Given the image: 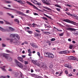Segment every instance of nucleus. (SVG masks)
Masks as SVG:
<instances>
[{
  "label": "nucleus",
  "mask_w": 78,
  "mask_h": 78,
  "mask_svg": "<svg viewBox=\"0 0 78 78\" xmlns=\"http://www.w3.org/2000/svg\"><path fill=\"white\" fill-rule=\"evenodd\" d=\"M5 22L6 24H7V25H11V24L10 23H9V22H8V21H5Z\"/></svg>",
  "instance_id": "23"
},
{
  "label": "nucleus",
  "mask_w": 78,
  "mask_h": 78,
  "mask_svg": "<svg viewBox=\"0 0 78 78\" xmlns=\"http://www.w3.org/2000/svg\"><path fill=\"white\" fill-rule=\"evenodd\" d=\"M44 33L45 34L47 35V34H49V33H50V32H44Z\"/></svg>",
  "instance_id": "29"
},
{
  "label": "nucleus",
  "mask_w": 78,
  "mask_h": 78,
  "mask_svg": "<svg viewBox=\"0 0 78 78\" xmlns=\"http://www.w3.org/2000/svg\"><path fill=\"white\" fill-rule=\"evenodd\" d=\"M27 3L28 5H30V6H33L34 8H35V9H37V7H36V6L34 5H33L31 3V2L27 1Z\"/></svg>",
  "instance_id": "7"
},
{
  "label": "nucleus",
  "mask_w": 78,
  "mask_h": 78,
  "mask_svg": "<svg viewBox=\"0 0 78 78\" xmlns=\"http://www.w3.org/2000/svg\"><path fill=\"white\" fill-rule=\"evenodd\" d=\"M73 75L71 73L69 74L68 75V76H72Z\"/></svg>",
  "instance_id": "41"
},
{
  "label": "nucleus",
  "mask_w": 78,
  "mask_h": 78,
  "mask_svg": "<svg viewBox=\"0 0 78 78\" xmlns=\"http://www.w3.org/2000/svg\"><path fill=\"white\" fill-rule=\"evenodd\" d=\"M7 14L8 15H9V16H12V15L11 14L8 13H7Z\"/></svg>",
  "instance_id": "60"
},
{
  "label": "nucleus",
  "mask_w": 78,
  "mask_h": 78,
  "mask_svg": "<svg viewBox=\"0 0 78 78\" xmlns=\"http://www.w3.org/2000/svg\"><path fill=\"white\" fill-rule=\"evenodd\" d=\"M15 61L17 66H18L19 67H20V62H18V61H17L16 59H15Z\"/></svg>",
  "instance_id": "9"
},
{
  "label": "nucleus",
  "mask_w": 78,
  "mask_h": 78,
  "mask_svg": "<svg viewBox=\"0 0 78 78\" xmlns=\"http://www.w3.org/2000/svg\"><path fill=\"white\" fill-rule=\"evenodd\" d=\"M16 37L17 39H19V35L17 34H12L10 35V37Z\"/></svg>",
  "instance_id": "5"
},
{
  "label": "nucleus",
  "mask_w": 78,
  "mask_h": 78,
  "mask_svg": "<svg viewBox=\"0 0 78 78\" xmlns=\"http://www.w3.org/2000/svg\"><path fill=\"white\" fill-rule=\"evenodd\" d=\"M13 39H12L10 40V42H13Z\"/></svg>",
  "instance_id": "59"
},
{
  "label": "nucleus",
  "mask_w": 78,
  "mask_h": 78,
  "mask_svg": "<svg viewBox=\"0 0 78 78\" xmlns=\"http://www.w3.org/2000/svg\"><path fill=\"white\" fill-rule=\"evenodd\" d=\"M42 19H44V20H48V19H47V18L45 17H41Z\"/></svg>",
  "instance_id": "33"
},
{
  "label": "nucleus",
  "mask_w": 78,
  "mask_h": 78,
  "mask_svg": "<svg viewBox=\"0 0 78 78\" xmlns=\"http://www.w3.org/2000/svg\"><path fill=\"white\" fill-rule=\"evenodd\" d=\"M31 2L35 4H37V2L35 0H31Z\"/></svg>",
  "instance_id": "15"
},
{
  "label": "nucleus",
  "mask_w": 78,
  "mask_h": 78,
  "mask_svg": "<svg viewBox=\"0 0 78 78\" xmlns=\"http://www.w3.org/2000/svg\"><path fill=\"white\" fill-rule=\"evenodd\" d=\"M74 33L75 34H78V33L76 31L74 32Z\"/></svg>",
  "instance_id": "64"
},
{
  "label": "nucleus",
  "mask_w": 78,
  "mask_h": 78,
  "mask_svg": "<svg viewBox=\"0 0 78 78\" xmlns=\"http://www.w3.org/2000/svg\"><path fill=\"white\" fill-rule=\"evenodd\" d=\"M2 47H6V45H5V44H2Z\"/></svg>",
  "instance_id": "46"
},
{
  "label": "nucleus",
  "mask_w": 78,
  "mask_h": 78,
  "mask_svg": "<svg viewBox=\"0 0 78 78\" xmlns=\"http://www.w3.org/2000/svg\"><path fill=\"white\" fill-rule=\"evenodd\" d=\"M32 62L34 64H35V65H37V66H40L39 64H37V62L34 60L32 61Z\"/></svg>",
  "instance_id": "13"
},
{
  "label": "nucleus",
  "mask_w": 78,
  "mask_h": 78,
  "mask_svg": "<svg viewBox=\"0 0 78 78\" xmlns=\"http://www.w3.org/2000/svg\"><path fill=\"white\" fill-rule=\"evenodd\" d=\"M30 45L32 47H34V48H38L37 46L35 45L34 43H30Z\"/></svg>",
  "instance_id": "10"
},
{
  "label": "nucleus",
  "mask_w": 78,
  "mask_h": 78,
  "mask_svg": "<svg viewBox=\"0 0 78 78\" xmlns=\"http://www.w3.org/2000/svg\"><path fill=\"white\" fill-rule=\"evenodd\" d=\"M48 58H53V57H54V55H53V54H52V53H51L48 56Z\"/></svg>",
  "instance_id": "11"
},
{
  "label": "nucleus",
  "mask_w": 78,
  "mask_h": 78,
  "mask_svg": "<svg viewBox=\"0 0 78 78\" xmlns=\"http://www.w3.org/2000/svg\"><path fill=\"white\" fill-rule=\"evenodd\" d=\"M28 26H29V27H31L32 26L31 24H28Z\"/></svg>",
  "instance_id": "63"
},
{
  "label": "nucleus",
  "mask_w": 78,
  "mask_h": 78,
  "mask_svg": "<svg viewBox=\"0 0 78 78\" xmlns=\"http://www.w3.org/2000/svg\"><path fill=\"white\" fill-rule=\"evenodd\" d=\"M68 41H69V42H71V39L70 38H69L68 39Z\"/></svg>",
  "instance_id": "61"
},
{
  "label": "nucleus",
  "mask_w": 78,
  "mask_h": 78,
  "mask_svg": "<svg viewBox=\"0 0 78 78\" xmlns=\"http://www.w3.org/2000/svg\"><path fill=\"white\" fill-rule=\"evenodd\" d=\"M6 52H7L8 53H10V51H9L8 50H6Z\"/></svg>",
  "instance_id": "57"
},
{
  "label": "nucleus",
  "mask_w": 78,
  "mask_h": 78,
  "mask_svg": "<svg viewBox=\"0 0 78 78\" xmlns=\"http://www.w3.org/2000/svg\"><path fill=\"white\" fill-rule=\"evenodd\" d=\"M67 30L69 31V30H70V31H73L74 30V29L72 28H68L66 29Z\"/></svg>",
  "instance_id": "14"
},
{
  "label": "nucleus",
  "mask_w": 78,
  "mask_h": 78,
  "mask_svg": "<svg viewBox=\"0 0 78 78\" xmlns=\"http://www.w3.org/2000/svg\"><path fill=\"white\" fill-rule=\"evenodd\" d=\"M23 57H20V61H21V62H23Z\"/></svg>",
  "instance_id": "20"
},
{
  "label": "nucleus",
  "mask_w": 78,
  "mask_h": 78,
  "mask_svg": "<svg viewBox=\"0 0 78 78\" xmlns=\"http://www.w3.org/2000/svg\"><path fill=\"white\" fill-rule=\"evenodd\" d=\"M4 23V22H3V21H0V23H1V24H3Z\"/></svg>",
  "instance_id": "50"
},
{
  "label": "nucleus",
  "mask_w": 78,
  "mask_h": 78,
  "mask_svg": "<svg viewBox=\"0 0 78 78\" xmlns=\"http://www.w3.org/2000/svg\"><path fill=\"white\" fill-rule=\"evenodd\" d=\"M35 31H36V32H37V33H41V31L38 30H35Z\"/></svg>",
  "instance_id": "45"
},
{
  "label": "nucleus",
  "mask_w": 78,
  "mask_h": 78,
  "mask_svg": "<svg viewBox=\"0 0 78 78\" xmlns=\"http://www.w3.org/2000/svg\"><path fill=\"white\" fill-rule=\"evenodd\" d=\"M5 3H11V1H6L5 2Z\"/></svg>",
  "instance_id": "43"
},
{
  "label": "nucleus",
  "mask_w": 78,
  "mask_h": 78,
  "mask_svg": "<svg viewBox=\"0 0 78 78\" xmlns=\"http://www.w3.org/2000/svg\"><path fill=\"white\" fill-rule=\"evenodd\" d=\"M9 29L10 30H11V31H14V29L11 27H9Z\"/></svg>",
  "instance_id": "21"
},
{
  "label": "nucleus",
  "mask_w": 78,
  "mask_h": 78,
  "mask_svg": "<svg viewBox=\"0 0 78 78\" xmlns=\"http://www.w3.org/2000/svg\"><path fill=\"white\" fill-rule=\"evenodd\" d=\"M6 77H7L8 78H10V76L9 75H7Z\"/></svg>",
  "instance_id": "62"
},
{
  "label": "nucleus",
  "mask_w": 78,
  "mask_h": 78,
  "mask_svg": "<svg viewBox=\"0 0 78 78\" xmlns=\"http://www.w3.org/2000/svg\"><path fill=\"white\" fill-rule=\"evenodd\" d=\"M30 11V10H27L26 12V13H27V14H28V13H29V12Z\"/></svg>",
  "instance_id": "51"
},
{
  "label": "nucleus",
  "mask_w": 78,
  "mask_h": 78,
  "mask_svg": "<svg viewBox=\"0 0 78 78\" xmlns=\"http://www.w3.org/2000/svg\"><path fill=\"white\" fill-rule=\"evenodd\" d=\"M64 33H62V34H59V36H62L63 35H64Z\"/></svg>",
  "instance_id": "39"
},
{
  "label": "nucleus",
  "mask_w": 78,
  "mask_h": 78,
  "mask_svg": "<svg viewBox=\"0 0 78 78\" xmlns=\"http://www.w3.org/2000/svg\"><path fill=\"white\" fill-rule=\"evenodd\" d=\"M53 65L52 64H51L49 66V68L50 69H52V68H53Z\"/></svg>",
  "instance_id": "32"
},
{
  "label": "nucleus",
  "mask_w": 78,
  "mask_h": 78,
  "mask_svg": "<svg viewBox=\"0 0 78 78\" xmlns=\"http://www.w3.org/2000/svg\"><path fill=\"white\" fill-rule=\"evenodd\" d=\"M34 15H35V16H38L39 15H38V14H37V13H34Z\"/></svg>",
  "instance_id": "52"
},
{
  "label": "nucleus",
  "mask_w": 78,
  "mask_h": 78,
  "mask_svg": "<svg viewBox=\"0 0 78 78\" xmlns=\"http://www.w3.org/2000/svg\"><path fill=\"white\" fill-rule=\"evenodd\" d=\"M56 41V39L55 38H52L51 39V41Z\"/></svg>",
  "instance_id": "34"
},
{
  "label": "nucleus",
  "mask_w": 78,
  "mask_h": 78,
  "mask_svg": "<svg viewBox=\"0 0 78 78\" xmlns=\"http://www.w3.org/2000/svg\"><path fill=\"white\" fill-rule=\"evenodd\" d=\"M32 25H33V27H34L35 25H36V24H35L34 23H33L32 24Z\"/></svg>",
  "instance_id": "56"
},
{
  "label": "nucleus",
  "mask_w": 78,
  "mask_h": 78,
  "mask_svg": "<svg viewBox=\"0 0 78 78\" xmlns=\"http://www.w3.org/2000/svg\"><path fill=\"white\" fill-rule=\"evenodd\" d=\"M22 56L23 58H25L26 57V56L25 55H22Z\"/></svg>",
  "instance_id": "48"
},
{
  "label": "nucleus",
  "mask_w": 78,
  "mask_h": 78,
  "mask_svg": "<svg viewBox=\"0 0 78 78\" xmlns=\"http://www.w3.org/2000/svg\"><path fill=\"white\" fill-rule=\"evenodd\" d=\"M20 3L23 5H25V2L24 1L21 0L20 1Z\"/></svg>",
  "instance_id": "16"
},
{
  "label": "nucleus",
  "mask_w": 78,
  "mask_h": 78,
  "mask_svg": "<svg viewBox=\"0 0 78 78\" xmlns=\"http://www.w3.org/2000/svg\"><path fill=\"white\" fill-rule=\"evenodd\" d=\"M56 10H57V11H58L59 12V11H60V9H58V8H56Z\"/></svg>",
  "instance_id": "47"
},
{
  "label": "nucleus",
  "mask_w": 78,
  "mask_h": 78,
  "mask_svg": "<svg viewBox=\"0 0 78 78\" xmlns=\"http://www.w3.org/2000/svg\"><path fill=\"white\" fill-rule=\"evenodd\" d=\"M27 33H29V34H33V31H32L31 30H30V31H27Z\"/></svg>",
  "instance_id": "19"
},
{
  "label": "nucleus",
  "mask_w": 78,
  "mask_h": 78,
  "mask_svg": "<svg viewBox=\"0 0 78 78\" xmlns=\"http://www.w3.org/2000/svg\"><path fill=\"white\" fill-rule=\"evenodd\" d=\"M6 76H0V78H6Z\"/></svg>",
  "instance_id": "30"
},
{
  "label": "nucleus",
  "mask_w": 78,
  "mask_h": 78,
  "mask_svg": "<svg viewBox=\"0 0 78 78\" xmlns=\"http://www.w3.org/2000/svg\"><path fill=\"white\" fill-rule=\"evenodd\" d=\"M4 8H5V9H11L12 10V9H9V8H7L6 7H4Z\"/></svg>",
  "instance_id": "55"
},
{
  "label": "nucleus",
  "mask_w": 78,
  "mask_h": 78,
  "mask_svg": "<svg viewBox=\"0 0 78 78\" xmlns=\"http://www.w3.org/2000/svg\"><path fill=\"white\" fill-rule=\"evenodd\" d=\"M64 67H67L69 69H72V66L71 65L69 64H65L64 65Z\"/></svg>",
  "instance_id": "6"
},
{
  "label": "nucleus",
  "mask_w": 78,
  "mask_h": 78,
  "mask_svg": "<svg viewBox=\"0 0 78 78\" xmlns=\"http://www.w3.org/2000/svg\"><path fill=\"white\" fill-rule=\"evenodd\" d=\"M73 16H72V17H76V19H78V16H76V15H73Z\"/></svg>",
  "instance_id": "28"
},
{
  "label": "nucleus",
  "mask_w": 78,
  "mask_h": 78,
  "mask_svg": "<svg viewBox=\"0 0 78 78\" xmlns=\"http://www.w3.org/2000/svg\"><path fill=\"white\" fill-rule=\"evenodd\" d=\"M14 1H16L17 2H19V3H20V0H14Z\"/></svg>",
  "instance_id": "54"
},
{
  "label": "nucleus",
  "mask_w": 78,
  "mask_h": 78,
  "mask_svg": "<svg viewBox=\"0 0 78 78\" xmlns=\"http://www.w3.org/2000/svg\"><path fill=\"white\" fill-rule=\"evenodd\" d=\"M28 55L29 56H32V54H31V53H29Z\"/></svg>",
  "instance_id": "49"
},
{
  "label": "nucleus",
  "mask_w": 78,
  "mask_h": 78,
  "mask_svg": "<svg viewBox=\"0 0 78 78\" xmlns=\"http://www.w3.org/2000/svg\"><path fill=\"white\" fill-rule=\"evenodd\" d=\"M51 53L50 52H47L46 53V55H48V56Z\"/></svg>",
  "instance_id": "42"
},
{
  "label": "nucleus",
  "mask_w": 78,
  "mask_h": 78,
  "mask_svg": "<svg viewBox=\"0 0 78 78\" xmlns=\"http://www.w3.org/2000/svg\"><path fill=\"white\" fill-rule=\"evenodd\" d=\"M2 70H3V71H4V72H5V71H6V69H5L3 68H2Z\"/></svg>",
  "instance_id": "44"
},
{
  "label": "nucleus",
  "mask_w": 78,
  "mask_h": 78,
  "mask_svg": "<svg viewBox=\"0 0 78 78\" xmlns=\"http://www.w3.org/2000/svg\"><path fill=\"white\" fill-rule=\"evenodd\" d=\"M55 6H56V7H58V8H60V6L59 5L57 4H55Z\"/></svg>",
  "instance_id": "36"
},
{
  "label": "nucleus",
  "mask_w": 78,
  "mask_h": 78,
  "mask_svg": "<svg viewBox=\"0 0 78 78\" xmlns=\"http://www.w3.org/2000/svg\"><path fill=\"white\" fill-rule=\"evenodd\" d=\"M24 64H25L26 65H27V64H28V61H24Z\"/></svg>",
  "instance_id": "38"
},
{
  "label": "nucleus",
  "mask_w": 78,
  "mask_h": 78,
  "mask_svg": "<svg viewBox=\"0 0 78 78\" xmlns=\"http://www.w3.org/2000/svg\"><path fill=\"white\" fill-rule=\"evenodd\" d=\"M3 56L5 58V59L9 61H12V58L9 56H7V55L6 54H4L3 55Z\"/></svg>",
  "instance_id": "2"
},
{
  "label": "nucleus",
  "mask_w": 78,
  "mask_h": 78,
  "mask_svg": "<svg viewBox=\"0 0 78 78\" xmlns=\"http://www.w3.org/2000/svg\"><path fill=\"white\" fill-rule=\"evenodd\" d=\"M14 20L15 21V22H17V23H19V20L18 19H15Z\"/></svg>",
  "instance_id": "18"
},
{
  "label": "nucleus",
  "mask_w": 78,
  "mask_h": 78,
  "mask_svg": "<svg viewBox=\"0 0 78 78\" xmlns=\"http://www.w3.org/2000/svg\"><path fill=\"white\" fill-rule=\"evenodd\" d=\"M64 22H67L68 23H72L73 25L76 24V22H74L72 21H70V20L68 19H64L63 20Z\"/></svg>",
  "instance_id": "1"
},
{
  "label": "nucleus",
  "mask_w": 78,
  "mask_h": 78,
  "mask_svg": "<svg viewBox=\"0 0 78 78\" xmlns=\"http://www.w3.org/2000/svg\"><path fill=\"white\" fill-rule=\"evenodd\" d=\"M24 28L25 29H26H26H27V30H30V28L29 27H25Z\"/></svg>",
  "instance_id": "40"
},
{
  "label": "nucleus",
  "mask_w": 78,
  "mask_h": 78,
  "mask_svg": "<svg viewBox=\"0 0 78 78\" xmlns=\"http://www.w3.org/2000/svg\"><path fill=\"white\" fill-rule=\"evenodd\" d=\"M69 59H71V60H73V61H75V60H76V57H75L71 56L69 57Z\"/></svg>",
  "instance_id": "8"
},
{
  "label": "nucleus",
  "mask_w": 78,
  "mask_h": 78,
  "mask_svg": "<svg viewBox=\"0 0 78 78\" xmlns=\"http://www.w3.org/2000/svg\"><path fill=\"white\" fill-rule=\"evenodd\" d=\"M34 36L35 37H39L41 36V34H39L37 33H35L34 34Z\"/></svg>",
  "instance_id": "12"
},
{
  "label": "nucleus",
  "mask_w": 78,
  "mask_h": 78,
  "mask_svg": "<svg viewBox=\"0 0 78 78\" xmlns=\"http://www.w3.org/2000/svg\"><path fill=\"white\" fill-rule=\"evenodd\" d=\"M47 28H51V26H50V25L48 26H47Z\"/></svg>",
  "instance_id": "58"
},
{
  "label": "nucleus",
  "mask_w": 78,
  "mask_h": 78,
  "mask_svg": "<svg viewBox=\"0 0 78 78\" xmlns=\"http://www.w3.org/2000/svg\"><path fill=\"white\" fill-rule=\"evenodd\" d=\"M20 76H21V78H24V76L23 75V74H22V73L20 72Z\"/></svg>",
  "instance_id": "27"
},
{
  "label": "nucleus",
  "mask_w": 78,
  "mask_h": 78,
  "mask_svg": "<svg viewBox=\"0 0 78 78\" xmlns=\"http://www.w3.org/2000/svg\"><path fill=\"white\" fill-rule=\"evenodd\" d=\"M1 31H2V32H5V31H6V30L5 29L2 28Z\"/></svg>",
  "instance_id": "26"
},
{
  "label": "nucleus",
  "mask_w": 78,
  "mask_h": 78,
  "mask_svg": "<svg viewBox=\"0 0 78 78\" xmlns=\"http://www.w3.org/2000/svg\"><path fill=\"white\" fill-rule=\"evenodd\" d=\"M44 8L45 9H47L48 10H49V11H51V9L50 8H48L47 7H44Z\"/></svg>",
  "instance_id": "17"
},
{
  "label": "nucleus",
  "mask_w": 78,
  "mask_h": 78,
  "mask_svg": "<svg viewBox=\"0 0 78 78\" xmlns=\"http://www.w3.org/2000/svg\"><path fill=\"white\" fill-rule=\"evenodd\" d=\"M69 51H60L59 52V54H67V53H69Z\"/></svg>",
  "instance_id": "4"
},
{
  "label": "nucleus",
  "mask_w": 78,
  "mask_h": 78,
  "mask_svg": "<svg viewBox=\"0 0 78 78\" xmlns=\"http://www.w3.org/2000/svg\"><path fill=\"white\" fill-rule=\"evenodd\" d=\"M66 14H68V16H73V14H71L69 12L67 13V12H66Z\"/></svg>",
  "instance_id": "24"
},
{
  "label": "nucleus",
  "mask_w": 78,
  "mask_h": 78,
  "mask_svg": "<svg viewBox=\"0 0 78 78\" xmlns=\"http://www.w3.org/2000/svg\"><path fill=\"white\" fill-rule=\"evenodd\" d=\"M41 1H42V3H45V4H46V5H50V4L49 2L50 1V0H46V1H45V0H41Z\"/></svg>",
  "instance_id": "3"
},
{
  "label": "nucleus",
  "mask_w": 78,
  "mask_h": 78,
  "mask_svg": "<svg viewBox=\"0 0 78 78\" xmlns=\"http://www.w3.org/2000/svg\"><path fill=\"white\" fill-rule=\"evenodd\" d=\"M65 72L66 74H68V71H67V70H65Z\"/></svg>",
  "instance_id": "53"
},
{
  "label": "nucleus",
  "mask_w": 78,
  "mask_h": 78,
  "mask_svg": "<svg viewBox=\"0 0 78 78\" xmlns=\"http://www.w3.org/2000/svg\"><path fill=\"white\" fill-rule=\"evenodd\" d=\"M73 47V45H70L69 46V48L70 49H72Z\"/></svg>",
  "instance_id": "37"
},
{
  "label": "nucleus",
  "mask_w": 78,
  "mask_h": 78,
  "mask_svg": "<svg viewBox=\"0 0 78 78\" xmlns=\"http://www.w3.org/2000/svg\"><path fill=\"white\" fill-rule=\"evenodd\" d=\"M28 53H32L31 51V49H30L28 50Z\"/></svg>",
  "instance_id": "31"
},
{
  "label": "nucleus",
  "mask_w": 78,
  "mask_h": 78,
  "mask_svg": "<svg viewBox=\"0 0 78 78\" xmlns=\"http://www.w3.org/2000/svg\"><path fill=\"white\" fill-rule=\"evenodd\" d=\"M20 14H22V16H27V15L25 14L20 12Z\"/></svg>",
  "instance_id": "25"
},
{
  "label": "nucleus",
  "mask_w": 78,
  "mask_h": 78,
  "mask_svg": "<svg viewBox=\"0 0 78 78\" xmlns=\"http://www.w3.org/2000/svg\"><path fill=\"white\" fill-rule=\"evenodd\" d=\"M37 55H38V56H39V57H40L41 56V55H40V53L39 52H37Z\"/></svg>",
  "instance_id": "35"
},
{
  "label": "nucleus",
  "mask_w": 78,
  "mask_h": 78,
  "mask_svg": "<svg viewBox=\"0 0 78 78\" xmlns=\"http://www.w3.org/2000/svg\"><path fill=\"white\" fill-rule=\"evenodd\" d=\"M43 68H45V69H47L48 68L47 67V66H46V65H43L42 66H41Z\"/></svg>",
  "instance_id": "22"
}]
</instances>
